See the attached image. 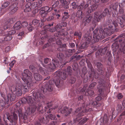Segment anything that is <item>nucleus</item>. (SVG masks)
<instances>
[{
	"label": "nucleus",
	"mask_w": 125,
	"mask_h": 125,
	"mask_svg": "<svg viewBox=\"0 0 125 125\" xmlns=\"http://www.w3.org/2000/svg\"><path fill=\"white\" fill-rule=\"evenodd\" d=\"M13 21V19L12 18L8 19L5 23L4 25L3 26L4 29H7L8 28V25H9V23H12Z\"/></svg>",
	"instance_id": "13"
},
{
	"label": "nucleus",
	"mask_w": 125,
	"mask_h": 125,
	"mask_svg": "<svg viewBox=\"0 0 125 125\" xmlns=\"http://www.w3.org/2000/svg\"><path fill=\"white\" fill-rule=\"evenodd\" d=\"M88 119L85 118L83 119L80 122H79V124L80 125H83L87 120Z\"/></svg>",
	"instance_id": "35"
},
{
	"label": "nucleus",
	"mask_w": 125,
	"mask_h": 125,
	"mask_svg": "<svg viewBox=\"0 0 125 125\" xmlns=\"http://www.w3.org/2000/svg\"><path fill=\"white\" fill-rule=\"evenodd\" d=\"M59 56H58V57L59 58H62L63 56V54L62 53H59Z\"/></svg>",
	"instance_id": "53"
},
{
	"label": "nucleus",
	"mask_w": 125,
	"mask_h": 125,
	"mask_svg": "<svg viewBox=\"0 0 125 125\" xmlns=\"http://www.w3.org/2000/svg\"><path fill=\"white\" fill-rule=\"evenodd\" d=\"M56 117L55 115H52V114H49L47 117H46V118H47L48 117H49L51 120H54L55 119Z\"/></svg>",
	"instance_id": "34"
},
{
	"label": "nucleus",
	"mask_w": 125,
	"mask_h": 125,
	"mask_svg": "<svg viewBox=\"0 0 125 125\" xmlns=\"http://www.w3.org/2000/svg\"><path fill=\"white\" fill-rule=\"evenodd\" d=\"M69 17V15H64L62 18V21H64Z\"/></svg>",
	"instance_id": "42"
},
{
	"label": "nucleus",
	"mask_w": 125,
	"mask_h": 125,
	"mask_svg": "<svg viewBox=\"0 0 125 125\" xmlns=\"http://www.w3.org/2000/svg\"><path fill=\"white\" fill-rule=\"evenodd\" d=\"M54 18V17L53 16H51L49 17L48 19L47 20L48 21H50L51 20H53Z\"/></svg>",
	"instance_id": "59"
},
{
	"label": "nucleus",
	"mask_w": 125,
	"mask_h": 125,
	"mask_svg": "<svg viewBox=\"0 0 125 125\" xmlns=\"http://www.w3.org/2000/svg\"><path fill=\"white\" fill-rule=\"evenodd\" d=\"M53 15H55L56 17V18L57 19H58L59 17H60L61 16L59 14H57L56 13L54 14V13L53 14Z\"/></svg>",
	"instance_id": "54"
},
{
	"label": "nucleus",
	"mask_w": 125,
	"mask_h": 125,
	"mask_svg": "<svg viewBox=\"0 0 125 125\" xmlns=\"http://www.w3.org/2000/svg\"><path fill=\"white\" fill-rule=\"evenodd\" d=\"M67 25V23L65 22H62V26L63 27H65Z\"/></svg>",
	"instance_id": "60"
},
{
	"label": "nucleus",
	"mask_w": 125,
	"mask_h": 125,
	"mask_svg": "<svg viewBox=\"0 0 125 125\" xmlns=\"http://www.w3.org/2000/svg\"><path fill=\"white\" fill-rule=\"evenodd\" d=\"M112 49L114 51H115L118 48V45L116 42L114 43L112 46Z\"/></svg>",
	"instance_id": "24"
},
{
	"label": "nucleus",
	"mask_w": 125,
	"mask_h": 125,
	"mask_svg": "<svg viewBox=\"0 0 125 125\" xmlns=\"http://www.w3.org/2000/svg\"><path fill=\"white\" fill-rule=\"evenodd\" d=\"M117 97L119 99H120L122 98V96L121 94H119L118 95Z\"/></svg>",
	"instance_id": "55"
},
{
	"label": "nucleus",
	"mask_w": 125,
	"mask_h": 125,
	"mask_svg": "<svg viewBox=\"0 0 125 125\" xmlns=\"http://www.w3.org/2000/svg\"><path fill=\"white\" fill-rule=\"evenodd\" d=\"M108 119L107 118V116L106 114H105L103 118V124H100V121L102 120V119H101L100 121H99L98 122L97 124H100V125H102L103 124L105 125V124H108L107 123V121L108 120Z\"/></svg>",
	"instance_id": "14"
},
{
	"label": "nucleus",
	"mask_w": 125,
	"mask_h": 125,
	"mask_svg": "<svg viewBox=\"0 0 125 125\" xmlns=\"http://www.w3.org/2000/svg\"><path fill=\"white\" fill-rule=\"evenodd\" d=\"M83 110L80 107L79 108L75 111L74 115L76 116V120L78 121L80 120L81 117L84 115L85 113L87 112L88 111H89L90 110L85 109V108H84V107L83 108Z\"/></svg>",
	"instance_id": "4"
},
{
	"label": "nucleus",
	"mask_w": 125,
	"mask_h": 125,
	"mask_svg": "<svg viewBox=\"0 0 125 125\" xmlns=\"http://www.w3.org/2000/svg\"><path fill=\"white\" fill-rule=\"evenodd\" d=\"M72 8L73 9H76L77 7V5L75 2H73L72 4Z\"/></svg>",
	"instance_id": "45"
},
{
	"label": "nucleus",
	"mask_w": 125,
	"mask_h": 125,
	"mask_svg": "<svg viewBox=\"0 0 125 125\" xmlns=\"http://www.w3.org/2000/svg\"><path fill=\"white\" fill-rule=\"evenodd\" d=\"M21 102L23 104H25L27 102L26 98H23L21 100Z\"/></svg>",
	"instance_id": "48"
},
{
	"label": "nucleus",
	"mask_w": 125,
	"mask_h": 125,
	"mask_svg": "<svg viewBox=\"0 0 125 125\" xmlns=\"http://www.w3.org/2000/svg\"><path fill=\"white\" fill-rule=\"evenodd\" d=\"M74 35L75 36H78L79 38H80L82 36V33L80 32H75L74 34Z\"/></svg>",
	"instance_id": "38"
},
{
	"label": "nucleus",
	"mask_w": 125,
	"mask_h": 125,
	"mask_svg": "<svg viewBox=\"0 0 125 125\" xmlns=\"http://www.w3.org/2000/svg\"><path fill=\"white\" fill-rule=\"evenodd\" d=\"M10 50V47L8 46L5 49V51L6 52H7L9 51Z\"/></svg>",
	"instance_id": "51"
},
{
	"label": "nucleus",
	"mask_w": 125,
	"mask_h": 125,
	"mask_svg": "<svg viewBox=\"0 0 125 125\" xmlns=\"http://www.w3.org/2000/svg\"><path fill=\"white\" fill-rule=\"evenodd\" d=\"M125 21V15H123L122 17L118 16L117 18V21L116 23L115 22L112 23V24H109V29L107 28L104 29L103 31L101 29L99 30L100 34H94L93 35V39L92 40L95 42L98 41L99 39L101 38L103 39L106 36L111 35L112 33L114 31V26H117V22L120 24L122 27H123L124 25H123L124 21Z\"/></svg>",
	"instance_id": "2"
},
{
	"label": "nucleus",
	"mask_w": 125,
	"mask_h": 125,
	"mask_svg": "<svg viewBox=\"0 0 125 125\" xmlns=\"http://www.w3.org/2000/svg\"><path fill=\"white\" fill-rule=\"evenodd\" d=\"M24 34V32H22L21 33H20L18 34V36H19L21 37H22L23 35Z\"/></svg>",
	"instance_id": "56"
},
{
	"label": "nucleus",
	"mask_w": 125,
	"mask_h": 125,
	"mask_svg": "<svg viewBox=\"0 0 125 125\" xmlns=\"http://www.w3.org/2000/svg\"><path fill=\"white\" fill-rule=\"evenodd\" d=\"M92 19V17H89L88 18L86 17L84 19L83 22H85L84 25H86V24L87 23H89L91 21Z\"/></svg>",
	"instance_id": "26"
},
{
	"label": "nucleus",
	"mask_w": 125,
	"mask_h": 125,
	"mask_svg": "<svg viewBox=\"0 0 125 125\" xmlns=\"http://www.w3.org/2000/svg\"><path fill=\"white\" fill-rule=\"evenodd\" d=\"M83 96H79L78 98L79 100H81L83 99Z\"/></svg>",
	"instance_id": "64"
},
{
	"label": "nucleus",
	"mask_w": 125,
	"mask_h": 125,
	"mask_svg": "<svg viewBox=\"0 0 125 125\" xmlns=\"http://www.w3.org/2000/svg\"><path fill=\"white\" fill-rule=\"evenodd\" d=\"M11 11L10 12V14H12L14 13L17 11L18 9V7H17L16 5L14 4L12 5L10 8Z\"/></svg>",
	"instance_id": "15"
},
{
	"label": "nucleus",
	"mask_w": 125,
	"mask_h": 125,
	"mask_svg": "<svg viewBox=\"0 0 125 125\" xmlns=\"http://www.w3.org/2000/svg\"><path fill=\"white\" fill-rule=\"evenodd\" d=\"M31 72L28 70H24L23 72L22 73L21 78L23 81L27 84L25 85H20L18 84L12 85L11 87V89L12 92H14L18 96H20L22 94V89L26 92L28 89L31 87L30 86L29 87L28 85L31 84Z\"/></svg>",
	"instance_id": "1"
},
{
	"label": "nucleus",
	"mask_w": 125,
	"mask_h": 125,
	"mask_svg": "<svg viewBox=\"0 0 125 125\" xmlns=\"http://www.w3.org/2000/svg\"><path fill=\"white\" fill-rule=\"evenodd\" d=\"M9 2H5L4 3L2 4V6L3 8H5L7 7L9 4Z\"/></svg>",
	"instance_id": "41"
},
{
	"label": "nucleus",
	"mask_w": 125,
	"mask_h": 125,
	"mask_svg": "<svg viewBox=\"0 0 125 125\" xmlns=\"http://www.w3.org/2000/svg\"><path fill=\"white\" fill-rule=\"evenodd\" d=\"M72 111V108H69L66 107H64L61 111V113L64 114L65 116H68L71 114Z\"/></svg>",
	"instance_id": "10"
},
{
	"label": "nucleus",
	"mask_w": 125,
	"mask_h": 125,
	"mask_svg": "<svg viewBox=\"0 0 125 125\" xmlns=\"http://www.w3.org/2000/svg\"><path fill=\"white\" fill-rule=\"evenodd\" d=\"M60 81L59 78L56 80L55 81V83L56 86L58 87L59 86L60 83Z\"/></svg>",
	"instance_id": "43"
},
{
	"label": "nucleus",
	"mask_w": 125,
	"mask_h": 125,
	"mask_svg": "<svg viewBox=\"0 0 125 125\" xmlns=\"http://www.w3.org/2000/svg\"><path fill=\"white\" fill-rule=\"evenodd\" d=\"M28 23L27 22L25 21L23 22L21 24V25L23 27H26L28 25Z\"/></svg>",
	"instance_id": "46"
},
{
	"label": "nucleus",
	"mask_w": 125,
	"mask_h": 125,
	"mask_svg": "<svg viewBox=\"0 0 125 125\" xmlns=\"http://www.w3.org/2000/svg\"><path fill=\"white\" fill-rule=\"evenodd\" d=\"M43 92L44 93L47 91H51L52 90V88L50 85L48 86L47 85H46L44 87H43Z\"/></svg>",
	"instance_id": "18"
},
{
	"label": "nucleus",
	"mask_w": 125,
	"mask_h": 125,
	"mask_svg": "<svg viewBox=\"0 0 125 125\" xmlns=\"http://www.w3.org/2000/svg\"><path fill=\"white\" fill-rule=\"evenodd\" d=\"M82 47L83 48L86 47V45L85 43H83L81 45Z\"/></svg>",
	"instance_id": "61"
},
{
	"label": "nucleus",
	"mask_w": 125,
	"mask_h": 125,
	"mask_svg": "<svg viewBox=\"0 0 125 125\" xmlns=\"http://www.w3.org/2000/svg\"><path fill=\"white\" fill-rule=\"evenodd\" d=\"M110 12L107 9H105L101 15H100L97 12H95L94 14L95 20L94 21V23H96L99 21L102 18V16L103 17H105L108 14H109Z\"/></svg>",
	"instance_id": "5"
},
{
	"label": "nucleus",
	"mask_w": 125,
	"mask_h": 125,
	"mask_svg": "<svg viewBox=\"0 0 125 125\" xmlns=\"http://www.w3.org/2000/svg\"><path fill=\"white\" fill-rule=\"evenodd\" d=\"M62 74V73L61 72H57L56 73V75L57 76V77H60V76Z\"/></svg>",
	"instance_id": "49"
},
{
	"label": "nucleus",
	"mask_w": 125,
	"mask_h": 125,
	"mask_svg": "<svg viewBox=\"0 0 125 125\" xmlns=\"http://www.w3.org/2000/svg\"><path fill=\"white\" fill-rule=\"evenodd\" d=\"M71 68L68 67L67 68V71H64L62 74L61 75V79L62 80H64L66 79V77L67 76V74H70L71 73Z\"/></svg>",
	"instance_id": "11"
},
{
	"label": "nucleus",
	"mask_w": 125,
	"mask_h": 125,
	"mask_svg": "<svg viewBox=\"0 0 125 125\" xmlns=\"http://www.w3.org/2000/svg\"><path fill=\"white\" fill-rule=\"evenodd\" d=\"M15 95L14 94L11 93L9 94L3 98L5 102L7 103H8L9 100L11 101H13L15 99Z\"/></svg>",
	"instance_id": "9"
},
{
	"label": "nucleus",
	"mask_w": 125,
	"mask_h": 125,
	"mask_svg": "<svg viewBox=\"0 0 125 125\" xmlns=\"http://www.w3.org/2000/svg\"><path fill=\"white\" fill-rule=\"evenodd\" d=\"M53 25V23H52L51 24H49V26L46 25L44 27L45 28V31H46V30H48L50 31L51 32H54L56 30V28H53L52 29H50L49 28L50 26H52Z\"/></svg>",
	"instance_id": "16"
},
{
	"label": "nucleus",
	"mask_w": 125,
	"mask_h": 125,
	"mask_svg": "<svg viewBox=\"0 0 125 125\" xmlns=\"http://www.w3.org/2000/svg\"><path fill=\"white\" fill-rule=\"evenodd\" d=\"M39 71L43 75H48L49 73L44 68L42 67H40L39 69Z\"/></svg>",
	"instance_id": "22"
},
{
	"label": "nucleus",
	"mask_w": 125,
	"mask_h": 125,
	"mask_svg": "<svg viewBox=\"0 0 125 125\" xmlns=\"http://www.w3.org/2000/svg\"><path fill=\"white\" fill-rule=\"evenodd\" d=\"M49 61V60L48 58H46L44 59V62L46 63H47Z\"/></svg>",
	"instance_id": "57"
},
{
	"label": "nucleus",
	"mask_w": 125,
	"mask_h": 125,
	"mask_svg": "<svg viewBox=\"0 0 125 125\" xmlns=\"http://www.w3.org/2000/svg\"><path fill=\"white\" fill-rule=\"evenodd\" d=\"M12 38V37L11 35L8 34V33H7L5 35L4 40L6 41L10 40Z\"/></svg>",
	"instance_id": "28"
},
{
	"label": "nucleus",
	"mask_w": 125,
	"mask_h": 125,
	"mask_svg": "<svg viewBox=\"0 0 125 125\" xmlns=\"http://www.w3.org/2000/svg\"><path fill=\"white\" fill-rule=\"evenodd\" d=\"M116 110L118 113H120L122 110V107L121 104H118L117 106Z\"/></svg>",
	"instance_id": "32"
},
{
	"label": "nucleus",
	"mask_w": 125,
	"mask_h": 125,
	"mask_svg": "<svg viewBox=\"0 0 125 125\" xmlns=\"http://www.w3.org/2000/svg\"><path fill=\"white\" fill-rule=\"evenodd\" d=\"M21 24L19 22H17L13 26L14 30H17L21 28Z\"/></svg>",
	"instance_id": "21"
},
{
	"label": "nucleus",
	"mask_w": 125,
	"mask_h": 125,
	"mask_svg": "<svg viewBox=\"0 0 125 125\" xmlns=\"http://www.w3.org/2000/svg\"><path fill=\"white\" fill-rule=\"evenodd\" d=\"M96 99L98 101H99L101 100V98L100 96H98L96 98Z\"/></svg>",
	"instance_id": "62"
},
{
	"label": "nucleus",
	"mask_w": 125,
	"mask_h": 125,
	"mask_svg": "<svg viewBox=\"0 0 125 125\" xmlns=\"http://www.w3.org/2000/svg\"><path fill=\"white\" fill-rule=\"evenodd\" d=\"M38 4L37 2H34L32 3V8H34L36 7L37 8H40L42 6L41 4Z\"/></svg>",
	"instance_id": "27"
},
{
	"label": "nucleus",
	"mask_w": 125,
	"mask_h": 125,
	"mask_svg": "<svg viewBox=\"0 0 125 125\" xmlns=\"http://www.w3.org/2000/svg\"><path fill=\"white\" fill-rule=\"evenodd\" d=\"M62 27V26L61 25V24H58L56 26V28L57 29H59L61 28Z\"/></svg>",
	"instance_id": "50"
},
{
	"label": "nucleus",
	"mask_w": 125,
	"mask_h": 125,
	"mask_svg": "<svg viewBox=\"0 0 125 125\" xmlns=\"http://www.w3.org/2000/svg\"><path fill=\"white\" fill-rule=\"evenodd\" d=\"M62 6L65 8H69V4L66 0H60Z\"/></svg>",
	"instance_id": "17"
},
{
	"label": "nucleus",
	"mask_w": 125,
	"mask_h": 125,
	"mask_svg": "<svg viewBox=\"0 0 125 125\" xmlns=\"http://www.w3.org/2000/svg\"><path fill=\"white\" fill-rule=\"evenodd\" d=\"M77 16L78 17L82 18L83 17L82 11L78 10L77 12Z\"/></svg>",
	"instance_id": "29"
},
{
	"label": "nucleus",
	"mask_w": 125,
	"mask_h": 125,
	"mask_svg": "<svg viewBox=\"0 0 125 125\" xmlns=\"http://www.w3.org/2000/svg\"><path fill=\"white\" fill-rule=\"evenodd\" d=\"M31 110L30 107H28L27 109L26 113L22 114L21 112V111L20 110L18 111L19 117L20 118V120L22 119L26 120L27 119V114H29L31 113Z\"/></svg>",
	"instance_id": "7"
},
{
	"label": "nucleus",
	"mask_w": 125,
	"mask_h": 125,
	"mask_svg": "<svg viewBox=\"0 0 125 125\" xmlns=\"http://www.w3.org/2000/svg\"><path fill=\"white\" fill-rule=\"evenodd\" d=\"M84 39L86 41V44H89L92 39V37L90 36H88L87 37L85 36V35L84 36Z\"/></svg>",
	"instance_id": "25"
},
{
	"label": "nucleus",
	"mask_w": 125,
	"mask_h": 125,
	"mask_svg": "<svg viewBox=\"0 0 125 125\" xmlns=\"http://www.w3.org/2000/svg\"><path fill=\"white\" fill-rule=\"evenodd\" d=\"M4 102L3 100H0V107H3L4 106L5 104H7L8 103H7L5 102V100L4 99Z\"/></svg>",
	"instance_id": "31"
},
{
	"label": "nucleus",
	"mask_w": 125,
	"mask_h": 125,
	"mask_svg": "<svg viewBox=\"0 0 125 125\" xmlns=\"http://www.w3.org/2000/svg\"><path fill=\"white\" fill-rule=\"evenodd\" d=\"M15 32L16 31L15 30H12L8 31L7 33H8V34L11 35L14 34Z\"/></svg>",
	"instance_id": "40"
},
{
	"label": "nucleus",
	"mask_w": 125,
	"mask_h": 125,
	"mask_svg": "<svg viewBox=\"0 0 125 125\" xmlns=\"http://www.w3.org/2000/svg\"><path fill=\"white\" fill-rule=\"evenodd\" d=\"M26 99L28 103L30 105L31 102V96H28L27 97Z\"/></svg>",
	"instance_id": "37"
},
{
	"label": "nucleus",
	"mask_w": 125,
	"mask_h": 125,
	"mask_svg": "<svg viewBox=\"0 0 125 125\" xmlns=\"http://www.w3.org/2000/svg\"><path fill=\"white\" fill-rule=\"evenodd\" d=\"M107 48V47H105L103 49H99V51L96 53V55H98L99 53H100V54L101 55H103L105 53Z\"/></svg>",
	"instance_id": "19"
},
{
	"label": "nucleus",
	"mask_w": 125,
	"mask_h": 125,
	"mask_svg": "<svg viewBox=\"0 0 125 125\" xmlns=\"http://www.w3.org/2000/svg\"><path fill=\"white\" fill-rule=\"evenodd\" d=\"M34 77L35 79L37 81H40L42 79V76L38 73H34Z\"/></svg>",
	"instance_id": "20"
},
{
	"label": "nucleus",
	"mask_w": 125,
	"mask_h": 125,
	"mask_svg": "<svg viewBox=\"0 0 125 125\" xmlns=\"http://www.w3.org/2000/svg\"><path fill=\"white\" fill-rule=\"evenodd\" d=\"M32 98L34 101H39L40 99L43 98L44 96L40 92L33 93L32 94Z\"/></svg>",
	"instance_id": "8"
},
{
	"label": "nucleus",
	"mask_w": 125,
	"mask_h": 125,
	"mask_svg": "<svg viewBox=\"0 0 125 125\" xmlns=\"http://www.w3.org/2000/svg\"><path fill=\"white\" fill-rule=\"evenodd\" d=\"M83 5H81L79 6L78 8V10H81L83 9Z\"/></svg>",
	"instance_id": "52"
},
{
	"label": "nucleus",
	"mask_w": 125,
	"mask_h": 125,
	"mask_svg": "<svg viewBox=\"0 0 125 125\" xmlns=\"http://www.w3.org/2000/svg\"><path fill=\"white\" fill-rule=\"evenodd\" d=\"M39 21L36 19H35L33 20L32 23L33 24L36 25L39 22Z\"/></svg>",
	"instance_id": "44"
},
{
	"label": "nucleus",
	"mask_w": 125,
	"mask_h": 125,
	"mask_svg": "<svg viewBox=\"0 0 125 125\" xmlns=\"http://www.w3.org/2000/svg\"><path fill=\"white\" fill-rule=\"evenodd\" d=\"M96 84L95 82H94L91 83L89 86V89H90L92 88Z\"/></svg>",
	"instance_id": "36"
},
{
	"label": "nucleus",
	"mask_w": 125,
	"mask_h": 125,
	"mask_svg": "<svg viewBox=\"0 0 125 125\" xmlns=\"http://www.w3.org/2000/svg\"><path fill=\"white\" fill-rule=\"evenodd\" d=\"M52 123L51 124L53 125H55L56 124V122L55 121V120H54L52 122Z\"/></svg>",
	"instance_id": "63"
},
{
	"label": "nucleus",
	"mask_w": 125,
	"mask_h": 125,
	"mask_svg": "<svg viewBox=\"0 0 125 125\" xmlns=\"http://www.w3.org/2000/svg\"><path fill=\"white\" fill-rule=\"evenodd\" d=\"M26 0L27 1L29 2L26 5V8L24 10L25 12L30 11L31 10V0Z\"/></svg>",
	"instance_id": "12"
},
{
	"label": "nucleus",
	"mask_w": 125,
	"mask_h": 125,
	"mask_svg": "<svg viewBox=\"0 0 125 125\" xmlns=\"http://www.w3.org/2000/svg\"><path fill=\"white\" fill-rule=\"evenodd\" d=\"M56 117L55 115H52V114H49L47 117H46V118H47L48 117H49L51 120H54L55 119Z\"/></svg>",
	"instance_id": "33"
},
{
	"label": "nucleus",
	"mask_w": 125,
	"mask_h": 125,
	"mask_svg": "<svg viewBox=\"0 0 125 125\" xmlns=\"http://www.w3.org/2000/svg\"><path fill=\"white\" fill-rule=\"evenodd\" d=\"M16 62V61L15 60H13L9 64L10 66L12 67L14 65V63Z\"/></svg>",
	"instance_id": "47"
},
{
	"label": "nucleus",
	"mask_w": 125,
	"mask_h": 125,
	"mask_svg": "<svg viewBox=\"0 0 125 125\" xmlns=\"http://www.w3.org/2000/svg\"><path fill=\"white\" fill-rule=\"evenodd\" d=\"M84 87L83 88L84 92H85V95H89L90 96H92L94 94V92L92 90H90L89 89H88V91H87L84 89Z\"/></svg>",
	"instance_id": "23"
},
{
	"label": "nucleus",
	"mask_w": 125,
	"mask_h": 125,
	"mask_svg": "<svg viewBox=\"0 0 125 125\" xmlns=\"http://www.w3.org/2000/svg\"><path fill=\"white\" fill-rule=\"evenodd\" d=\"M52 7L50 8L48 6H45L42 8L40 10V13L42 17H44L48 13L50 12L52 9L53 8H55L59 4L58 1H52Z\"/></svg>",
	"instance_id": "3"
},
{
	"label": "nucleus",
	"mask_w": 125,
	"mask_h": 125,
	"mask_svg": "<svg viewBox=\"0 0 125 125\" xmlns=\"http://www.w3.org/2000/svg\"><path fill=\"white\" fill-rule=\"evenodd\" d=\"M18 118V116L15 113L13 114V115H10L8 113H7L4 116L3 119L4 121L6 123L7 120L11 123H13Z\"/></svg>",
	"instance_id": "6"
},
{
	"label": "nucleus",
	"mask_w": 125,
	"mask_h": 125,
	"mask_svg": "<svg viewBox=\"0 0 125 125\" xmlns=\"http://www.w3.org/2000/svg\"><path fill=\"white\" fill-rule=\"evenodd\" d=\"M45 0H38V3L39 4H41L42 3L43 1Z\"/></svg>",
	"instance_id": "58"
},
{
	"label": "nucleus",
	"mask_w": 125,
	"mask_h": 125,
	"mask_svg": "<svg viewBox=\"0 0 125 125\" xmlns=\"http://www.w3.org/2000/svg\"><path fill=\"white\" fill-rule=\"evenodd\" d=\"M91 8L92 10H89L87 11V12L88 13H90L92 11H93L95 9V7H94L93 6H91Z\"/></svg>",
	"instance_id": "39"
},
{
	"label": "nucleus",
	"mask_w": 125,
	"mask_h": 125,
	"mask_svg": "<svg viewBox=\"0 0 125 125\" xmlns=\"http://www.w3.org/2000/svg\"><path fill=\"white\" fill-rule=\"evenodd\" d=\"M55 62H53L52 64L49 65V66L48 67V68H50L52 70L56 68V66L55 65Z\"/></svg>",
	"instance_id": "30"
}]
</instances>
